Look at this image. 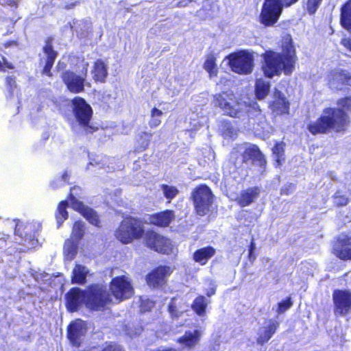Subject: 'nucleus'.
<instances>
[{
    "instance_id": "obj_43",
    "label": "nucleus",
    "mask_w": 351,
    "mask_h": 351,
    "mask_svg": "<svg viewBox=\"0 0 351 351\" xmlns=\"http://www.w3.org/2000/svg\"><path fill=\"white\" fill-rule=\"evenodd\" d=\"M84 234V223L82 221H77L74 223L72 230V237L76 241L81 240Z\"/></svg>"
},
{
    "instance_id": "obj_25",
    "label": "nucleus",
    "mask_w": 351,
    "mask_h": 351,
    "mask_svg": "<svg viewBox=\"0 0 351 351\" xmlns=\"http://www.w3.org/2000/svg\"><path fill=\"white\" fill-rule=\"evenodd\" d=\"M271 110L278 114H288L290 110V103L285 95L280 90L274 91V99L270 104Z\"/></svg>"
},
{
    "instance_id": "obj_13",
    "label": "nucleus",
    "mask_w": 351,
    "mask_h": 351,
    "mask_svg": "<svg viewBox=\"0 0 351 351\" xmlns=\"http://www.w3.org/2000/svg\"><path fill=\"white\" fill-rule=\"evenodd\" d=\"M53 40L54 38L51 36L45 39V44L42 47L45 57L40 58L38 60V63L42 66L40 74L49 78L53 76L51 70L58 56V52L53 47Z\"/></svg>"
},
{
    "instance_id": "obj_2",
    "label": "nucleus",
    "mask_w": 351,
    "mask_h": 351,
    "mask_svg": "<svg viewBox=\"0 0 351 351\" xmlns=\"http://www.w3.org/2000/svg\"><path fill=\"white\" fill-rule=\"evenodd\" d=\"M281 52L267 49L261 54V70L267 78L280 76L282 73L291 75L298 60L296 50L291 35H287L282 41Z\"/></svg>"
},
{
    "instance_id": "obj_53",
    "label": "nucleus",
    "mask_w": 351,
    "mask_h": 351,
    "mask_svg": "<svg viewBox=\"0 0 351 351\" xmlns=\"http://www.w3.org/2000/svg\"><path fill=\"white\" fill-rule=\"evenodd\" d=\"M340 43L343 45L348 51H351V36L343 38Z\"/></svg>"
},
{
    "instance_id": "obj_50",
    "label": "nucleus",
    "mask_w": 351,
    "mask_h": 351,
    "mask_svg": "<svg viewBox=\"0 0 351 351\" xmlns=\"http://www.w3.org/2000/svg\"><path fill=\"white\" fill-rule=\"evenodd\" d=\"M2 61L0 60V71H5L6 69H14V66L12 63L8 62L7 58L4 56L1 57Z\"/></svg>"
},
{
    "instance_id": "obj_19",
    "label": "nucleus",
    "mask_w": 351,
    "mask_h": 351,
    "mask_svg": "<svg viewBox=\"0 0 351 351\" xmlns=\"http://www.w3.org/2000/svg\"><path fill=\"white\" fill-rule=\"evenodd\" d=\"M86 334V328L81 322H74L67 327L66 337L72 347L79 348Z\"/></svg>"
},
{
    "instance_id": "obj_34",
    "label": "nucleus",
    "mask_w": 351,
    "mask_h": 351,
    "mask_svg": "<svg viewBox=\"0 0 351 351\" xmlns=\"http://www.w3.org/2000/svg\"><path fill=\"white\" fill-rule=\"evenodd\" d=\"M83 197V190L79 186H73L70 189L67 196V200L70 202L71 208L75 210L77 208L80 207V204H84L80 199Z\"/></svg>"
},
{
    "instance_id": "obj_48",
    "label": "nucleus",
    "mask_w": 351,
    "mask_h": 351,
    "mask_svg": "<svg viewBox=\"0 0 351 351\" xmlns=\"http://www.w3.org/2000/svg\"><path fill=\"white\" fill-rule=\"evenodd\" d=\"M101 351H123V350L115 342H108L105 343Z\"/></svg>"
},
{
    "instance_id": "obj_15",
    "label": "nucleus",
    "mask_w": 351,
    "mask_h": 351,
    "mask_svg": "<svg viewBox=\"0 0 351 351\" xmlns=\"http://www.w3.org/2000/svg\"><path fill=\"white\" fill-rule=\"evenodd\" d=\"M173 269L168 265H160L152 269L146 276L147 285L153 289H159L165 286Z\"/></svg>"
},
{
    "instance_id": "obj_36",
    "label": "nucleus",
    "mask_w": 351,
    "mask_h": 351,
    "mask_svg": "<svg viewBox=\"0 0 351 351\" xmlns=\"http://www.w3.org/2000/svg\"><path fill=\"white\" fill-rule=\"evenodd\" d=\"M203 68L208 73L210 77H216L217 75L218 68L217 65V58L213 53H210L206 56Z\"/></svg>"
},
{
    "instance_id": "obj_28",
    "label": "nucleus",
    "mask_w": 351,
    "mask_h": 351,
    "mask_svg": "<svg viewBox=\"0 0 351 351\" xmlns=\"http://www.w3.org/2000/svg\"><path fill=\"white\" fill-rule=\"evenodd\" d=\"M215 253V248L211 245L201 247L193 252V260L200 265H205Z\"/></svg>"
},
{
    "instance_id": "obj_58",
    "label": "nucleus",
    "mask_w": 351,
    "mask_h": 351,
    "mask_svg": "<svg viewBox=\"0 0 351 351\" xmlns=\"http://www.w3.org/2000/svg\"><path fill=\"white\" fill-rule=\"evenodd\" d=\"M255 249H256V244H255L254 239H252L249 245L248 251H250V252H254Z\"/></svg>"
},
{
    "instance_id": "obj_38",
    "label": "nucleus",
    "mask_w": 351,
    "mask_h": 351,
    "mask_svg": "<svg viewBox=\"0 0 351 351\" xmlns=\"http://www.w3.org/2000/svg\"><path fill=\"white\" fill-rule=\"evenodd\" d=\"M221 135L224 138L232 140L237 137L239 130L236 128L232 123L228 120H223L221 123Z\"/></svg>"
},
{
    "instance_id": "obj_27",
    "label": "nucleus",
    "mask_w": 351,
    "mask_h": 351,
    "mask_svg": "<svg viewBox=\"0 0 351 351\" xmlns=\"http://www.w3.org/2000/svg\"><path fill=\"white\" fill-rule=\"evenodd\" d=\"M80 207L75 210L80 213L89 223L97 228L101 227L99 215L93 208L80 204Z\"/></svg>"
},
{
    "instance_id": "obj_55",
    "label": "nucleus",
    "mask_w": 351,
    "mask_h": 351,
    "mask_svg": "<svg viewBox=\"0 0 351 351\" xmlns=\"http://www.w3.org/2000/svg\"><path fill=\"white\" fill-rule=\"evenodd\" d=\"M80 3V0H77L74 2L67 3L64 5V9L66 10H71L74 8L76 5H79Z\"/></svg>"
},
{
    "instance_id": "obj_21",
    "label": "nucleus",
    "mask_w": 351,
    "mask_h": 351,
    "mask_svg": "<svg viewBox=\"0 0 351 351\" xmlns=\"http://www.w3.org/2000/svg\"><path fill=\"white\" fill-rule=\"evenodd\" d=\"M265 324L260 328L256 338L257 343L261 346L270 340L280 326L279 322L274 319H266Z\"/></svg>"
},
{
    "instance_id": "obj_17",
    "label": "nucleus",
    "mask_w": 351,
    "mask_h": 351,
    "mask_svg": "<svg viewBox=\"0 0 351 351\" xmlns=\"http://www.w3.org/2000/svg\"><path fill=\"white\" fill-rule=\"evenodd\" d=\"M328 84L337 90H349L351 88V73L345 69H338L330 72Z\"/></svg>"
},
{
    "instance_id": "obj_54",
    "label": "nucleus",
    "mask_w": 351,
    "mask_h": 351,
    "mask_svg": "<svg viewBox=\"0 0 351 351\" xmlns=\"http://www.w3.org/2000/svg\"><path fill=\"white\" fill-rule=\"evenodd\" d=\"M17 45H18V42L16 40H8V41H6V42L3 43V47L4 48H8V47H10L12 46H17Z\"/></svg>"
},
{
    "instance_id": "obj_59",
    "label": "nucleus",
    "mask_w": 351,
    "mask_h": 351,
    "mask_svg": "<svg viewBox=\"0 0 351 351\" xmlns=\"http://www.w3.org/2000/svg\"><path fill=\"white\" fill-rule=\"evenodd\" d=\"M248 259L251 263H254L256 259V255L254 254V252H250V251H248Z\"/></svg>"
},
{
    "instance_id": "obj_31",
    "label": "nucleus",
    "mask_w": 351,
    "mask_h": 351,
    "mask_svg": "<svg viewBox=\"0 0 351 351\" xmlns=\"http://www.w3.org/2000/svg\"><path fill=\"white\" fill-rule=\"evenodd\" d=\"M27 228V227L23 224H16L14 230V234L21 239L20 244L34 245L37 241V239L33 234L26 230Z\"/></svg>"
},
{
    "instance_id": "obj_26",
    "label": "nucleus",
    "mask_w": 351,
    "mask_h": 351,
    "mask_svg": "<svg viewBox=\"0 0 351 351\" xmlns=\"http://www.w3.org/2000/svg\"><path fill=\"white\" fill-rule=\"evenodd\" d=\"M93 79L96 83H105L108 75V65L102 59H97L91 71Z\"/></svg>"
},
{
    "instance_id": "obj_22",
    "label": "nucleus",
    "mask_w": 351,
    "mask_h": 351,
    "mask_svg": "<svg viewBox=\"0 0 351 351\" xmlns=\"http://www.w3.org/2000/svg\"><path fill=\"white\" fill-rule=\"evenodd\" d=\"M260 187L254 186L241 191L239 195L235 198L236 203L241 208L252 204L259 197Z\"/></svg>"
},
{
    "instance_id": "obj_10",
    "label": "nucleus",
    "mask_w": 351,
    "mask_h": 351,
    "mask_svg": "<svg viewBox=\"0 0 351 351\" xmlns=\"http://www.w3.org/2000/svg\"><path fill=\"white\" fill-rule=\"evenodd\" d=\"M142 239L144 245L151 250L162 254H169L172 251L170 240L153 229L145 230Z\"/></svg>"
},
{
    "instance_id": "obj_46",
    "label": "nucleus",
    "mask_w": 351,
    "mask_h": 351,
    "mask_svg": "<svg viewBox=\"0 0 351 351\" xmlns=\"http://www.w3.org/2000/svg\"><path fill=\"white\" fill-rule=\"evenodd\" d=\"M293 306V301L290 296L287 297L278 303L277 313L278 314L283 313Z\"/></svg>"
},
{
    "instance_id": "obj_20",
    "label": "nucleus",
    "mask_w": 351,
    "mask_h": 351,
    "mask_svg": "<svg viewBox=\"0 0 351 351\" xmlns=\"http://www.w3.org/2000/svg\"><path fill=\"white\" fill-rule=\"evenodd\" d=\"M86 290L79 287H72L65 295V304L69 312L77 311L82 302L85 304Z\"/></svg>"
},
{
    "instance_id": "obj_62",
    "label": "nucleus",
    "mask_w": 351,
    "mask_h": 351,
    "mask_svg": "<svg viewBox=\"0 0 351 351\" xmlns=\"http://www.w3.org/2000/svg\"><path fill=\"white\" fill-rule=\"evenodd\" d=\"M75 253H76L75 249H72V257H73L75 256Z\"/></svg>"
},
{
    "instance_id": "obj_60",
    "label": "nucleus",
    "mask_w": 351,
    "mask_h": 351,
    "mask_svg": "<svg viewBox=\"0 0 351 351\" xmlns=\"http://www.w3.org/2000/svg\"><path fill=\"white\" fill-rule=\"evenodd\" d=\"M152 351H178V350L173 348H162V349L157 348Z\"/></svg>"
},
{
    "instance_id": "obj_42",
    "label": "nucleus",
    "mask_w": 351,
    "mask_h": 351,
    "mask_svg": "<svg viewBox=\"0 0 351 351\" xmlns=\"http://www.w3.org/2000/svg\"><path fill=\"white\" fill-rule=\"evenodd\" d=\"M160 187L162 190L164 196L168 199V202H171V201L175 198L179 193L178 189L175 186L162 184Z\"/></svg>"
},
{
    "instance_id": "obj_45",
    "label": "nucleus",
    "mask_w": 351,
    "mask_h": 351,
    "mask_svg": "<svg viewBox=\"0 0 351 351\" xmlns=\"http://www.w3.org/2000/svg\"><path fill=\"white\" fill-rule=\"evenodd\" d=\"M323 0H306L305 10L309 15L315 14Z\"/></svg>"
},
{
    "instance_id": "obj_16",
    "label": "nucleus",
    "mask_w": 351,
    "mask_h": 351,
    "mask_svg": "<svg viewBox=\"0 0 351 351\" xmlns=\"http://www.w3.org/2000/svg\"><path fill=\"white\" fill-rule=\"evenodd\" d=\"M334 312L343 316L351 312V291L346 289H335L332 292Z\"/></svg>"
},
{
    "instance_id": "obj_32",
    "label": "nucleus",
    "mask_w": 351,
    "mask_h": 351,
    "mask_svg": "<svg viewBox=\"0 0 351 351\" xmlns=\"http://www.w3.org/2000/svg\"><path fill=\"white\" fill-rule=\"evenodd\" d=\"M208 304L209 300L205 296L199 295L193 300L191 308L197 315L204 317L206 314Z\"/></svg>"
},
{
    "instance_id": "obj_56",
    "label": "nucleus",
    "mask_w": 351,
    "mask_h": 351,
    "mask_svg": "<svg viewBox=\"0 0 351 351\" xmlns=\"http://www.w3.org/2000/svg\"><path fill=\"white\" fill-rule=\"evenodd\" d=\"M66 67V64L64 62L59 60L56 65L57 71H65Z\"/></svg>"
},
{
    "instance_id": "obj_33",
    "label": "nucleus",
    "mask_w": 351,
    "mask_h": 351,
    "mask_svg": "<svg viewBox=\"0 0 351 351\" xmlns=\"http://www.w3.org/2000/svg\"><path fill=\"white\" fill-rule=\"evenodd\" d=\"M271 84L263 78L256 79L255 81L254 93L256 98L258 100L265 99L269 93Z\"/></svg>"
},
{
    "instance_id": "obj_23",
    "label": "nucleus",
    "mask_w": 351,
    "mask_h": 351,
    "mask_svg": "<svg viewBox=\"0 0 351 351\" xmlns=\"http://www.w3.org/2000/svg\"><path fill=\"white\" fill-rule=\"evenodd\" d=\"M175 219V213L173 210L166 209L150 215L149 223L159 227L167 228Z\"/></svg>"
},
{
    "instance_id": "obj_9",
    "label": "nucleus",
    "mask_w": 351,
    "mask_h": 351,
    "mask_svg": "<svg viewBox=\"0 0 351 351\" xmlns=\"http://www.w3.org/2000/svg\"><path fill=\"white\" fill-rule=\"evenodd\" d=\"M83 64L80 75L70 69L62 72L60 78L67 90L73 94L80 93L85 90V84L88 76V63L82 60Z\"/></svg>"
},
{
    "instance_id": "obj_40",
    "label": "nucleus",
    "mask_w": 351,
    "mask_h": 351,
    "mask_svg": "<svg viewBox=\"0 0 351 351\" xmlns=\"http://www.w3.org/2000/svg\"><path fill=\"white\" fill-rule=\"evenodd\" d=\"M85 267L81 265H77L73 271L71 281L73 283L84 284L86 278Z\"/></svg>"
},
{
    "instance_id": "obj_37",
    "label": "nucleus",
    "mask_w": 351,
    "mask_h": 351,
    "mask_svg": "<svg viewBox=\"0 0 351 351\" xmlns=\"http://www.w3.org/2000/svg\"><path fill=\"white\" fill-rule=\"evenodd\" d=\"M68 205L69 204L67 199L62 200L58 204L55 213V217L58 223V228L60 227L62 223L69 217V213L66 210Z\"/></svg>"
},
{
    "instance_id": "obj_1",
    "label": "nucleus",
    "mask_w": 351,
    "mask_h": 351,
    "mask_svg": "<svg viewBox=\"0 0 351 351\" xmlns=\"http://www.w3.org/2000/svg\"><path fill=\"white\" fill-rule=\"evenodd\" d=\"M337 107H326L315 121L307 125L308 131L313 136L330 132L343 133L350 124L348 113L351 112V96L337 100Z\"/></svg>"
},
{
    "instance_id": "obj_49",
    "label": "nucleus",
    "mask_w": 351,
    "mask_h": 351,
    "mask_svg": "<svg viewBox=\"0 0 351 351\" xmlns=\"http://www.w3.org/2000/svg\"><path fill=\"white\" fill-rule=\"evenodd\" d=\"M295 188V184L293 183H287L285 184L280 189V195H289L293 193Z\"/></svg>"
},
{
    "instance_id": "obj_39",
    "label": "nucleus",
    "mask_w": 351,
    "mask_h": 351,
    "mask_svg": "<svg viewBox=\"0 0 351 351\" xmlns=\"http://www.w3.org/2000/svg\"><path fill=\"white\" fill-rule=\"evenodd\" d=\"M285 142L280 141L276 142L272 148V154L278 166L280 165L285 160Z\"/></svg>"
},
{
    "instance_id": "obj_11",
    "label": "nucleus",
    "mask_w": 351,
    "mask_h": 351,
    "mask_svg": "<svg viewBox=\"0 0 351 351\" xmlns=\"http://www.w3.org/2000/svg\"><path fill=\"white\" fill-rule=\"evenodd\" d=\"M109 293L118 302L132 298L134 295V288L131 281L125 275L112 278L109 282Z\"/></svg>"
},
{
    "instance_id": "obj_12",
    "label": "nucleus",
    "mask_w": 351,
    "mask_h": 351,
    "mask_svg": "<svg viewBox=\"0 0 351 351\" xmlns=\"http://www.w3.org/2000/svg\"><path fill=\"white\" fill-rule=\"evenodd\" d=\"M215 105L221 108L225 114L237 118L243 111L241 103L233 93H229L226 91L215 94L214 95Z\"/></svg>"
},
{
    "instance_id": "obj_18",
    "label": "nucleus",
    "mask_w": 351,
    "mask_h": 351,
    "mask_svg": "<svg viewBox=\"0 0 351 351\" xmlns=\"http://www.w3.org/2000/svg\"><path fill=\"white\" fill-rule=\"evenodd\" d=\"M332 252L341 261H351V236L337 237L332 243Z\"/></svg>"
},
{
    "instance_id": "obj_14",
    "label": "nucleus",
    "mask_w": 351,
    "mask_h": 351,
    "mask_svg": "<svg viewBox=\"0 0 351 351\" xmlns=\"http://www.w3.org/2000/svg\"><path fill=\"white\" fill-rule=\"evenodd\" d=\"M282 12L281 6L275 0H265L258 16V21L265 27H272L278 21Z\"/></svg>"
},
{
    "instance_id": "obj_29",
    "label": "nucleus",
    "mask_w": 351,
    "mask_h": 351,
    "mask_svg": "<svg viewBox=\"0 0 351 351\" xmlns=\"http://www.w3.org/2000/svg\"><path fill=\"white\" fill-rule=\"evenodd\" d=\"M247 116L248 125H252L253 128L259 125L265 118L257 103L249 106L247 110Z\"/></svg>"
},
{
    "instance_id": "obj_47",
    "label": "nucleus",
    "mask_w": 351,
    "mask_h": 351,
    "mask_svg": "<svg viewBox=\"0 0 351 351\" xmlns=\"http://www.w3.org/2000/svg\"><path fill=\"white\" fill-rule=\"evenodd\" d=\"M173 300V298L168 304V312L172 317L178 318L182 315V312L178 311Z\"/></svg>"
},
{
    "instance_id": "obj_6",
    "label": "nucleus",
    "mask_w": 351,
    "mask_h": 351,
    "mask_svg": "<svg viewBox=\"0 0 351 351\" xmlns=\"http://www.w3.org/2000/svg\"><path fill=\"white\" fill-rule=\"evenodd\" d=\"M112 303V298L106 287L99 284H90L86 289V306L93 311H101Z\"/></svg>"
},
{
    "instance_id": "obj_61",
    "label": "nucleus",
    "mask_w": 351,
    "mask_h": 351,
    "mask_svg": "<svg viewBox=\"0 0 351 351\" xmlns=\"http://www.w3.org/2000/svg\"><path fill=\"white\" fill-rule=\"evenodd\" d=\"M215 293V288H211L207 293H206V295L208 297H210L211 295H214Z\"/></svg>"
},
{
    "instance_id": "obj_41",
    "label": "nucleus",
    "mask_w": 351,
    "mask_h": 351,
    "mask_svg": "<svg viewBox=\"0 0 351 351\" xmlns=\"http://www.w3.org/2000/svg\"><path fill=\"white\" fill-rule=\"evenodd\" d=\"M163 114V112L161 110L154 107L151 110V119L149 121V125L151 128H155L159 126L161 123V120L160 119V117Z\"/></svg>"
},
{
    "instance_id": "obj_7",
    "label": "nucleus",
    "mask_w": 351,
    "mask_h": 351,
    "mask_svg": "<svg viewBox=\"0 0 351 351\" xmlns=\"http://www.w3.org/2000/svg\"><path fill=\"white\" fill-rule=\"evenodd\" d=\"M191 199L195 214L203 217L210 212L214 201V195L206 184H202L192 191Z\"/></svg>"
},
{
    "instance_id": "obj_3",
    "label": "nucleus",
    "mask_w": 351,
    "mask_h": 351,
    "mask_svg": "<svg viewBox=\"0 0 351 351\" xmlns=\"http://www.w3.org/2000/svg\"><path fill=\"white\" fill-rule=\"evenodd\" d=\"M70 103L73 117L71 125L77 126L86 135L97 132L98 127L92 123L93 110L86 99L76 96L71 99Z\"/></svg>"
},
{
    "instance_id": "obj_24",
    "label": "nucleus",
    "mask_w": 351,
    "mask_h": 351,
    "mask_svg": "<svg viewBox=\"0 0 351 351\" xmlns=\"http://www.w3.org/2000/svg\"><path fill=\"white\" fill-rule=\"evenodd\" d=\"M202 332L198 329L186 330L184 335L177 339V343L189 350H193L199 343Z\"/></svg>"
},
{
    "instance_id": "obj_57",
    "label": "nucleus",
    "mask_w": 351,
    "mask_h": 351,
    "mask_svg": "<svg viewBox=\"0 0 351 351\" xmlns=\"http://www.w3.org/2000/svg\"><path fill=\"white\" fill-rule=\"evenodd\" d=\"M69 178H70V173L68 172V171H64L62 172V173L61 175V179L62 180L68 182Z\"/></svg>"
},
{
    "instance_id": "obj_51",
    "label": "nucleus",
    "mask_w": 351,
    "mask_h": 351,
    "mask_svg": "<svg viewBox=\"0 0 351 351\" xmlns=\"http://www.w3.org/2000/svg\"><path fill=\"white\" fill-rule=\"evenodd\" d=\"M5 84L10 91H12L16 87V78L14 76L5 77Z\"/></svg>"
},
{
    "instance_id": "obj_52",
    "label": "nucleus",
    "mask_w": 351,
    "mask_h": 351,
    "mask_svg": "<svg viewBox=\"0 0 351 351\" xmlns=\"http://www.w3.org/2000/svg\"><path fill=\"white\" fill-rule=\"evenodd\" d=\"M276 2L281 6V9L283 10V8L290 7L293 4L298 2L299 0H275Z\"/></svg>"
},
{
    "instance_id": "obj_35",
    "label": "nucleus",
    "mask_w": 351,
    "mask_h": 351,
    "mask_svg": "<svg viewBox=\"0 0 351 351\" xmlns=\"http://www.w3.org/2000/svg\"><path fill=\"white\" fill-rule=\"evenodd\" d=\"M152 133L142 132L139 133L135 140V152L138 153L145 151L150 144Z\"/></svg>"
},
{
    "instance_id": "obj_4",
    "label": "nucleus",
    "mask_w": 351,
    "mask_h": 351,
    "mask_svg": "<svg viewBox=\"0 0 351 351\" xmlns=\"http://www.w3.org/2000/svg\"><path fill=\"white\" fill-rule=\"evenodd\" d=\"M145 230L143 222L139 218L129 215L120 222L114 231V237L122 244H130L141 239Z\"/></svg>"
},
{
    "instance_id": "obj_44",
    "label": "nucleus",
    "mask_w": 351,
    "mask_h": 351,
    "mask_svg": "<svg viewBox=\"0 0 351 351\" xmlns=\"http://www.w3.org/2000/svg\"><path fill=\"white\" fill-rule=\"evenodd\" d=\"M333 204L335 207L339 208L346 206L348 204L350 200L346 195L342 194L340 191H337L332 195Z\"/></svg>"
},
{
    "instance_id": "obj_5",
    "label": "nucleus",
    "mask_w": 351,
    "mask_h": 351,
    "mask_svg": "<svg viewBox=\"0 0 351 351\" xmlns=\"http://www.w3.org/2000/svg\"><path fill=\"white\" fill-rule=\"evenodd\" d=\"M232 154L234 158V164H247L249 161L265 170L267 167V160L256 144L243 143L237 144L232 149Z\"/></svg>"
},
{
    "instance_id": "obj_30",
    "label": "nucleus",
    "mask_w": 351,
    "mask_h": 351,
    "mask_svg": "<svg viewBox=\"0 0 351 351\" xmlns=\"http://www.w3.org/2000/svg\"><path fill=\"white\" fill-rule=\"evenodd\" d=\"M340 24L351 33V0H347L340 8Z\"/></svg>"
},
{
    "instance_id": "obj_8",
    "label": "nucleus",
    "mask_w": 351,
    "mask_h": 351,
    "mask_svg": "<svg viewBox=\"0 0 351 351\" xmlns=\"http://www.w3.org/2000/svg\"><path fill=\"white\" fill-rule=\"evenodd\" d=\"M228 65L232 71L239 75L252 73L254 66V58L252 53L247 50L241 49L227 56Z\"/></svg>"
}]
</instances>
